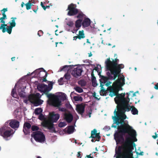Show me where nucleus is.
<instances>
[{
    "instance_id": "obj_45",
    "label": "nucleus",
    "mask_w": 158,
    "mask_h": 158,
    "mask_svg": "<svg viewBox=\"0 0 158 158\" xmlns=\"http://www.w3.org/2000/svg\"><path fill=\"white\" fill-rule=\"evenodd\" d=\"M38 118L41 120H44L45 117L43 115V114L41 113L39 114Z\"/></svg>"
},
{
    "instance_id": "obj_17",
    "label": "nucleus",
    "mask_w": 158,
    "mask_h": 158,
    "mask_svg": "<svg viewBox=\"0 0 158 158\" xmlns=\"http://www.w3.org/2000/svg\"><path fill=\"white\" fill-rule=\"evenodd\" d=\"M127 107L129 108V110H127V109H125V110L126 111H129L131 109V111L132 114L133 115L138 114V110L134 106H130L129 105V104L127 105Z\"/></svg>"
},
{
    "instance_id": "obj_61",
    "label": "nucleus",
    "mask_w": 158,
    "mask_h": 158,
    "mask_svg": "<svg viewBox=\"0 0 158 158\" xmlns=\"http://www.w3.org/2000/svg\"><path fill=\"white\" fill-rule=\"evenodd\" d=\"M155 135H152V138H153L154 139H156L157 137V134H156V132L155 133Z\"/></svg>"
},
{
    "instance_id": "obj_1",
    "label": "nucleus",
    "mask_w": 158,
    "mask_h": 158,
    "mask_svg": "<svg viewBox=\"0 0 158 158\" xmlns=\"http://www.w3.org/2000/svg\"><path fill=\"white\" fill-rule=\"evenodd\" d=\"M135 131H127L124 133L117 132L114 135L115 140L117 144L121 145L115 149L116 158H133L132 144L137 139Z\"/></svg>"
},
{
    "instance_id": "obj_37",
    "label": "nucleus",
    "mask_w": 158,
    "mask_h": 158,
    "mask_svg": "<svg viewBox=\"0 0 158 158\" xmlns=\"http://www.w3.org/2000/svg\"><path fill=\"white\" fill-rule=\"evenodd\" d=\"M79 84L81 86H84L86 85V83L84 80H80L79 82Z\"/></svg>"
},
{
    "instance_id": "obj_7",
    "label": "nucleus",
    "mask_w": 158,
    "mask_h": 158,
    "mask_svg": "<svg viewBox=\"0 0 158 158\" xmlns=\"http://www.w3.org/2000/svg\"><path fill=\"white\" fill-rule=\"evenodd\" d=\"M106 75L107 77H105L101 75L100 74V73H99V75L100 78L99 80L100 86L104 85V84L109 80H114L117 78H114V75L112 74L111 71L107 72Z\"/></svg>"
},
{
    "instance_id": "obj_22",
    "label": "nucleus",
    "mask_w": 158,
    "mask_h": 158,
    "mask_svg": "<svg viewBox=\"0 0 158 158\" xmlns=\"http://www.w3.org/2000/svg\"><path fill=\"white\" fill-rule=\"evenodd\" d=\"M7 26V24H5V23L3 24H1L0 27V30L2 29V32L3 33H4L6 31L9 34H10L11 33L9 32L7 30L8 29V28H7V27H6Z\"/></svg>"
},
{
    "instance_id": "obj_54",
    "label": "nucleus",
    "mask_w": 158,
    "mask_h": 158,
    "mask_svg": "<svg viewBox=\"0 0 158 158\" xmlns=\"http://www.w3.org/2000/svg\"><path fill=\"white\" fill-rule=\"evenodd\" d=\"M19 95L21 97L24 98L25 97V95L24 94H23L22 92H20L19 93Z\"/></svg>"
},
{
    "instance_id": "obj_16",
    "label": "nucleus",
    "mask_w": 158,
    "mask_h": 158,
    "mask_svg": "<svg viewBox=\"0 0 158 158\" xmlns=\"http://www.w3.org/2000/svg\"><path fill=\"white\" fill-rule=\"evenodd\" d=\"M9 126L12 128L15 129L19 128V122L15 119H12L10 120Z\"/></svg>"
},
{
    "instance_id": "obj_14",
    "label": "nucleus",
    "mask_w": 158,
    "mask_h": 158,
    "mask_svg": "<svg viewBox=\"0 0 158 158\" xmlns=\"http://www.w3.org/2000/svg\"><path fill=\"white\" fill-rule=\"evenodd\" d=\"M37 88L39 91L43 92L44 94H47L49 91L47 85L44 84L39 85L37 86Z\"/></svg>"
},
{
    "instance_id": "obj_44",
    "label": "nucleus",
    "mask_w": 158,
    "mask_h": 158,
    "mask_svg": "<svg viewBox=\"0 0 158 158\" xmlns=\"http://www.w3.org/2000/svg\"><path fill=\"white\" fill-rule=\"evenodd\" d=\"M99 133H98L97 134L94 136V138H96V139H98L96 140V141H100V140L101 139V136L100 135H99Z\"/></svg>"
},
{
    "instance_id": "obj_39",
    "label": "nucleus",
    "mask_w": 158,
    "mask_h": 158,
    "mask_svg": "<svg viewBox=\"0 0 158 158\" xmlns=\"http://www.w3.org/2000/svg\"><path fill=\"white\" fill-rule=\"evenodd\" d=\"M31 129L33 131H38V130H39V128L38 126L33 125L31 127Z\"/></svg>"
},
{
    "instance_id": "obj_47",
    "label": "nucleus",
    "mask_w": 158,
    "mask_h": 158,
    "mask_svg": "<svg viewBox=\"0 0 158 158\" xmlns=\"http://www.w3.org/2000/svg\"><path fill=\"white\" fill-rule=\"evenodd\" d=\"M91 76H92L91 81H96V78L94 76V74L93 72L91 73Z\"/></svg>"
},
{
    "instance_id": "obj_28",
    "label": "nucleus",
    "mask_w": 158,
    "mask_h": 158,
    "mask_svg": "<svg viewBox=\"0 0 158 158\" xmlns=\"http://www.w3.org/2000/svg\"><path fill=\"white\" fill-rule=\"evenodd\" d=\"M42 101L40 99L35 100V101H34V102H33V104L35 106H38L42 104Z\"/></svg>"
},
{
    "instance_id": "obj_30",
    "label": "nucleus",
    "mask_w": 158,
    "mask_h": 158,
    "mask_svg": "<svg viewBox=\"0 0 158 158\" xmlns=\"http://www.w3.org/2000/svg\"><path fill=\"white\" fill-rule=\"evenodd\" d=\"M63 77L64 79H66L68 81L70 79L71 76L70 73H67L64 74Z\"/></svg>"
},
{
    "instance_id": "obj_38",
    "label": "nucleus",
    "mask_w": 158,
    "mask_h": 158,
    "mask_svg": "<svg viewBox=\"0 0 158 158\" xmlns=\"http://www.w3.org/2000/svg\"><path fill=\"white\" fill-rule=\"evenodd\" d=\"M28 100L32 103H33L34 101H35V99L34 97L33 96H29L28 97Z\"/></svg>"
},
{
    "instance_id": "obj_24",
    "label": "nucleus",
    "mask_w": 158,
    "mask_h": 158,
    "mask_svg": "<svg viewBox=\"0 0 158 158\" xmlns=\"http://www.w3.org/2000/svg\"><path fill=\"white\" fill-rule=\"evenodd\" d=\"M103 86H100L101 87V90H100V94L101 95L106 96L107 93V90H105Z\"/></svg>"
},
{
    "instance_id": "obj_27",
    "label": "nucleus",
    "mask_w": 158,
    "mask_h": 158,
    "mask_svg": "<svg viewBox=\"0 0 158 158\" xmlns=\"http://www.w3.org/2000/svg\"><path fill=\"white\" fill-rule=\"evenodd\" d=\"M77 14L78 15L77 16V18L82 20L83 17L85 16V15L81 11L79 10H78V13Z\"/></svg>"
},
{
    "instance_id": "obj_29",
    "label": "nucleus",
    "mask_w": 158,
    "mask_h": 158,
    "mask_svg": "<svg viewBox=\"0 0 158 158\" xmlns=\"http://www.w3.org/2000/svg\"><path fill=\"white\" fill-rule=\"evenodd\" d=\"M42 109L41 108H37L35 109V113L37 115L40 114L42 113Z\"/></svg>"
},
{
    "instance_id": "obj_52",
    "label": "nucleus",
    "mask_w": 158,
    "mask_h": 158,
    "mask_svg": "<svg viewBox=\"0 0 158 158\" xmlns=\"http://www.w3.org/2000/svg\"><path fill=\"white\" fill-rule=\"evenodd\" d=\"M111 83V82L110 81H107L106 83L104 84V85H106L107 87H108L107 88H108L109 87H110L111 86L110 85V84Z\"/></svg>"
},
{
    "instance_id": "obj_48",
    "label": "nucleus",
    "mask_w": 158,
    "mask_h": 158,
    "mask_svg": "<svg viewBox=\"0 0 158 158\" xmlns=\"http://www.w3.org/2000/svg\"><path fill=\"white\" fill-rule=\"evenodd\" d=\"M73 22L72 21L68 22L67 24V25L70 27H72L73 25Z\"/></svg>"
},
{
    "instance_id": "obj_56",
    "label": "nucleus",
    "mask_w": 158,
    "mask_h": 158,
    "mask_svg": "<svg viewBox=\"0 0 158 158\" xmlns=\"http://www.w3.org/2000/svg\"><path fill=\"white\" fill-rule=\"evenodd\" d=\"M1 11L2 12V13H5V12L7 11V8H4Z\"/></svg>"
},
{
    "instance_id": "obj_26",
    "label": "nucleus",
    "mask_w": 158,
    "mask_h": 158,
    "mask_svg": "<svg viewBox=\"0 0 158 158\" xmlns=\"http://www.w3.org/2000/svg\"><path fill=\"white\" fill-rule=\"evenodd\" d=\"M73 100L75 101H82L83 100L82 98L79 95L75 96L73 98Z\"/></svg>"
},
{
    "instance_id": "obj_20",
    "label": "nucleus",
    "mask_w": 158,
    "mask_h": 158,
    "mask_svg": "<svg viewBox=\"0 0 158 158\" xmlns=\"http://www.w3.org/2000/svg\"><path fill=\"white\" fill-rule=\"evenodd\" d=\"M90 20L89 18H85L83 21L82 24L84 27H87L90 25Z\"/></svg>"
},
{
    "instance_id": "obj_34",
    "label": "nucleus",
    "mask_w": 158,
    "mask_h": 158,
    "mask_svg": "<svg viewBox=\"0 0 158 158\" xmlns=\"http://www.w3.org/2000/svg\"><path fill=\"white\" fill-rule=\"evenodd\" d=\"M97 131L96 129H94L93 131H91V135L90 137L93 138H94V135H95L97 134Z\"/></svg>"
},
{
    "instance_id": "obj_12",
    "label": "nucleus",
    "mask_w": 158,
    "mask_h": 158,
    "mask_svg": "<svg viewBox=\"0 0 158 158\" xmlns=\"http://www.w3.org/2000/svg\"><path fill=\"white\" fill-rule=\"evenodd\" d=\"M85 104L83 103L78 104L76 106V110L78 114L82 115L85 111Z\"/></svg>"
},
{
    "instance_id": "obj_60",
    "label": "nucleus",
    "mask_w": 158,
    "mask_h": 158,
    "mask_svg": "<svg viewBox=\"0 0 158 158\" xmlns=\"http://www.w3.org/2000/svg\"><path fill=\"white\" fill-rule=\"evenodd\" d=\"M92 110H91L89 112L87 113V114L89 115V118H90L91 116V114H92Z\"/></svg>"
},
{
    "instance_id": "obj_32",
    "label": "nucleus",
    "mask_w": 158,
    "mask_h": 158,
    "mask_svg": "<svg viewBox=\"0 0 158 158\" xmlns=\"http://www.w3.org/2000/svg\"><path fill=\"white\" fill-rule=\"evenodd\" d=\"M74 89L77 92L79 93H81L83 92V89L79 86H76L74 87Z\"/></svg>"
},
{
    "instance_id": "obj_35",
    "label": "nucleus",
    "mask_w": 158,
    "mask_h": 158,
    "mask_svg": "<svg viewBox=\"0 0 158 158\" xmlns=\"http://www.w3.org/2000/svg\"><path fill=\"white\" fill-rule=\"evenodd\" d=\"M64 77H61L59 79L58 81L59 84L60 85H63L64 84V82H65L64 80Z\"/></svg>"
},
{
    "instance_id": "obj_15",
    "label": "nucleus",
    "mask_w": 158,
    "mask_h": 158,
    "mask_svg": "<svg viewBox=\"0 0 158 158\" xmlns=\"http://www.w3.org/2000/svg\"><path fill=\"white\" fill-rule=\"evenodd\" d=\"M31 124L28 122L25 123L23 126V132L25 135H28L30 133V129L31 128Z\"/></svg>"
},
{
    "instance_id": "obj_36",
    "label": "nucleus",
    "mask_w": 158,
    "mask_h": 158,
    "mask_svg": "<svg viewBox=\"0 0 158 158\" xmlns=\"http://www.w3.org/2000/svg\"><path fill=\"white\" fill-rule=\"evenodd\" d=\"M26 9L27 10L30 9L31 7V3L30 2V1L25 4Z\"/></svg>"
},
{
    "instance_id": "obj_59",
    "label": "nucleus",
    "mask_w": 158,
    "mask_h": 158,
    "mask_svg": "<svg viewBox=\"0 0 158 158\" xmlns=\"http://www.w3.org/2000/svg\"><path fill=\"white\" fill-rule=\"evenodd\" d=\"M81 152H78L77 153V157L78 158H81Z\"/></svg>"
},
{
    "instance_id": "obj_4",
    "label": "nucleus",
    "mask_w": 158,
    "mask_h": 158,
    "mask_svg": "<svg viewBox=\"0 0 158 158\" xmlns=\"http://www.w3.org/2000/svg\"><path fill=\"white\" fill-rule=\"evenodd\" d=\"M60 115L58 114H55L54 112L50 114L49 120H45L42 123L43 127L47 128L51 133H56V131L54 126L53 123L57 122L60 118Z\"/></svg>"
},
{
    "instance_id": "obj_11",
    "label": "nucleus",
    "mask_w": 158,
    "mask_h": 158,
    "mask_svg": "<svg viewBox=\"0 0 158 158\" xmlns=\"http://www.w3.org/2000/svg\"><path fill=\"white\" fill-rule=\"evenodd\" d=\"M82 72V68L80 67L74 68L73 69L71 70V74L73 76L76 77L78 76H80Z\"/></svg>"
},
{
    "instance_id": "obj_64",
    "label": "nucleus",
    "mask_w": 158,
    "mask_h": 158,
    "mask_svg": "<svg viewBox=\"0 0 158 158\" xmlns=\"http://www.w3.org/2000/svg\"><path fill=\"white\" fill-rule=\"evenodd\" d=\"M2 15H3V18L5 19H6V16L5 13H2Z\"/></svg>"
},
{
    "instance_id": "obj_58",
    "label": "nucleus",
    "mask_w": 158,
    "mask_h": 158,
    "mask_svg": "<svg viewBox=\"0 0 158 158\" xmlns=\"http://www.w3.org/2000/svg\"><path fill=\"white\" fill-rule=\"evenodd\" d=\"M35 6L36 7L35 9H33V11L35 13H36V11H37V10L38 9V6Z\"/></svg>"
},
{
    "instance_id": "obj_57",
    "label": "nucleus",
    "mask_w": 158,
    "mask_h": 158,
    "mask_svg": "<svg viewBox=\"0 0 158 158\" xmlns=\"http://www.w3.org/2000/svg\"><path fill=\"white\" fill-rule=\"evenodd\" d=\"M76 37H75V38H76L78 39L79 40H81L82 38H84L83 37H82V36H81L79 35H78L77 36H76Z\"/></svg>"
},
{
    "instance_id": "obj_63",
    "label": "nucleus",
    "mask_w": 158,
    "mask_h": 158,
    "mask_svg": "<svg viewBox=\"0 0 158 158\" xmlns=\"http://www.w3.org/2000/svg\"><path fill=\"white\" fill-rule=\"evenodd\" d=\"M154 88L156 89H158V83H157L156 84V85L154 86Z\"/></svg>"
},
{
    "instance_id": "obj_31",
    "label": "nucleus",
    "mask_w": 158,
    "mask_h": 158,
    "mask_svg": "<svg viewBox=\"0 0 158 158\" xmlns=\"http://www.w3.org/2000/svg\"><path fill=\"white\" fill-rule=\"evenodd\" d=\"M73 66V65H65L64 66H63L62 67V68H60V71H64L65 70V69H67L69 67V68H71V67Z\"/></svg>"
},
{
    "instance_id": "obj_21",
    "label": "nucleus",
    "mask_w": 158,
    "mask_h": 158,
    "mask_svg": "<svg viewBox=\"0 0 158 158\" xmlns=\"http://www.w3.org/2000/svg\"><path fill=\"white\" fill-rule=\"evenodd\" d=\"M119 76H118V79L116 81V84H123L124 83L125 84V78L124 77L123 75H122V76L119 77Z\"/></svg>"
},
{
    "instance_id": "obj_41",
    "label": "nucleus",
    "mask_w": 158,
    "mask_h": 158,
    "mask_svg": "<svg viewBox=\"0 0 158 158\" xmlns=\"http://www.w3.org/2000/svg\"><path fill=\"white\" fill-rule=\"evenodd\" d=\"M66 125L65 122H60L58 124V127H62Z\"/></svg>"
},
{
    "instance_id": "obj_2",
    "label": "nucleus",
    "mask_w": 158,
    "mask_h": 158,
    "mask_svg": "<svg viewBox=\"0 0 158 158\" xmlns=\"http://www.w3.org/2000/svg\"><path fill=\"white\" fill-rule=\"evenodd\" d=\"M125 93H118L116 94L115 96L116 97L114 98V101L117 104L116 108L114 112V116L112 117V118L115 121V123L117 125L121 123V125L118 127V131L124 133L127 131H135L133 129L131 126L127 123H126L124 120L127 118L125 113L126 110L125 109H127V110H129V108L127 107L130 101V98L127 96V98H125Z\"/></svg>"
},
{
    "instance_id": "obj_13",
    "label": "nucleus",
    "mask_w": 158,
    "mask_h": 158,
    "mask_svg": "<svg viewBox=\"0 0 158 158\" xmlns=\"http://www.w3.org/2000/svg\"><path fill=\"white\" fill-rule=\"evenodd\" d=\"M50 102L51 104L55 107H59L61 105V102L57 96H54Z\"/></svg>"
},
{
    "instance_id": "obj_19",
    "label": "nucleus",
    "mask_w": 158,
    "mask_h": 158,
    "mask_svg": "<svg viewBox=\"0 0 158 158\" xmlns=\"http://www.w3.org/2000/svg\"><path fill=\"white\" fill-rule=\"evenodd\" d=\"M11 19H13L11 21V23L9 22L10 26L9 27L8 29L7 30L8 32L10 33L11 32L12 28L15 27L16 25V23L15 22V19H16V18L12 17Z\"/></svg>"
},
{
    "instance_id": "obj_42",
    "label": "nucleus",
    "mask_w": 158,
    "mask_h": 158,
    "mask_svg": "<svg viewBox=\"0 0 158 158\" xmlns=\"http://www.w3.org/2000/svg\"><path fill=\"white\" fill-rule=\"evenodd\" d=\"M131 93L132 94V97H134L136 96V92L133 93V92L132 91H130L128 93H126V94L128 95L127 96H128L129 97V96L130 95H131Z\"/></svg>"
},
{
    "instance_id": "obj_8",
    "label": "nucleus",
    "mask_w": 158,
    "mask_h": 158,
    "mask_svg": "<svg viewBox=\"0 0 158 158\" xmlns=\"http://www.w3.org/2000/svg\"><path fill=\"white\" fill-rule=\"evenodd\" d=\"M31 136L37 142L43 143L45 140V135L43 132L40 131L33 132L31 135Z\"/></svg>"
},
{
    "instance_id": "obj_55",
    "label": "nucleus",
    "mask_w": 158,
    "mask_h": 158,
    "mask_svg": "<svg viewBox=\"0 0 158 158\" xmlns=\"http://www.w3.org/2000/svg\"><path fill=\"white\" fill-rule=\"evenodd\" d=\"M4 19H4L3 18V17L0 18V20L1 21L0 22L2 23H5V21L3 20Z\"/></svg>"
},
{
    "instance_id": "obj_10",
    "label": "nucleus",
    "mask_w": 158,
    "mask_h": 158,
    "mask_svg": "<svg viewBox=\"0 0 158 158\" xmlns=\"http://www.w3.org/2000/svg\"><path fill=\"white\" fill-rule=\"evenodd\" d=\"M33 73L37 74L41 78H43V82H46L47 81L46 78L47 76L48 73L43 68L36 69Z\"/></svg>"
},
{
    "instance_id": "obj_53",
    "label": "nucleus",
    "mask_w": 158,
    "mask_h": 158,
    "mask_svg": "<svg viewBox=\"0 0 158 158\" xmlns=\"http://www.w3.org/2000/svg\"><path fill=\"white\" fill-rule=\"evenodd\" d=\"M40 5L41 6V7L43 8V9L44 10H46V6H44V4L42 2H41L40 3Z\"/></svg>"
},
{
    "instance_id": "obj_33",
    "label": "nucleus",
    "mask_w": 158,
    "mask_h": 158,
    "mask_svg": "<svg viewBox=\"0 0 158 158\" xmlns=\"http://www.w3.org/2000/svg\"><path fill=\"white\" fill-rule=\"evenodd\" d=\"M47 96L48 98L50 99V101L51 102V100H52L54 96H56L54 95H53L51 94H48V93H45Z\"/></svg>"
},
{
    "instance_id": "obj_51",
    "label": "nucleus",
    "mask_w": 158,
    "mask_h": 158,
    "mask_svg": "<svg viewBox=\"0 0 158 158\" xmlns=\"http://www.w3.org/2000/svg\"><path fill=\"white\" fill-rule=\"evenodd\" d=\"M43 32L42 30H39L38 32V35L40 36L43 35Z\"/></svg>"
},
{
    "instance_id": "obj_9",
    "label": "nucleus",
    "mask_w": 158,
    "mask_h": 158,
    "mask_svg": "<svg viewBox=\"0 0 158 158\" xmlns=\"http://www.w3.org/2000/svg\"><path fill=\"white\" fill-rule=\"evenodd\" d=\"M76 4L72 3L69 5L67 8V10H69L67 15L69 16H72L77 14L79 10L76 8Z\"/></svg>"
},
{
    "instance_id": "obj_6",
    "label": "nucleus",
    "mask_w": 158,
    "mask_h": 158,
    "mask_svg": "<svg viewBox=\"0 0 158 158\" xmlns=\"http://www.w3.org/2000/svg\"><path fill=\"white\" fill-rule=\"evenodd\" d=\"M124 85V83L122 84L116 83L115 85L107 88V90L110 92L109 95L111 97L115 96L116 94L118 93L119 90H122V87Z\"/></svg>"
},
{
    "instance_id": "obj_5",
    "label": "nucleus",
    "mask_w": 158,
    "mask_h": 158,
    "mask_svg": "<svg viewBox=\"0 0 158 158\" xmlns=\"http://www.w3.org/2000/svg\"><path fill=\"white\" fill-rule=\"evenodd\" d=\"M14 133L13 130L10 127L6 126H3L0 128V135L6 140H7V138L13 135Z\"/></svg>"
},
{
    "instance_id": "obj_46",
    "label": "nucleus",
    "mask_w": 158,
    "mask_h": 158,
    "mask_svg": "<svg viewBox=\"0 0 158 158\" xmlns=\"http://www.w3.org/2000/svg\"><path fill=\"white\" fill-rule=\"evenodd\" d=\"M79 35L82 36V37H83V38H84L85 37L83 30L79 31Z\"/></svg>"
},
{
    "instance_id": "obj_50",
    "label": "nucleus",
    "mask_w": 158,
    "mask_h": 158,
    "mask_svg": "<svg viewBox=\"0 0 158 158\" xmlns=\"http://www.w3.org/2000/svg\"><path fill=\"white\" fill-rule=\"evenodd\" d=\"M16 89H12L11 93L12 96L14 97V95L15 94Z\"/></svg>"
},
{
    "instance_id": "obj_18",
    "label": "nucleus",
    "mask_w": 158,
    "mask_h": 158,
    "mask_svg": "<svg viewBox=\"0 0 158 158\" xmlns=\"http://www.w3.org/2000/svg\"><path fill=\"white\" fill-rule=\"evenodd\" d=\"M64 117L65 119L69 123L71 122L73 120V115L70 113H65L64 114Z\"/></svg>"
},
{
    "instance_id": "obj_25",
    "label": "nucleus",
    "mask_w": 158,
    "mask_h": 158,
    "mask_svg": "<svg viewBox=\"0 0 158 158\" xmlns=\"http://www.w3.org/2000/svg\"><path fill=\"white\" fill-rule=\"evenodd\" d=\"M82 19H79L76 20L75 22V27L76 28H79L81 26V23L82 22Z\"/></svg>"
},
{
    "instance_id": "obj_3",
    "label": "nucleus",
    "mask_w": 158,
    "mask_h": 158,
    "mask_svg": "<svg viewBox=\"0 0 158 158\" xmlns=\"http://www.w3.org/2000/svg\"><path fill=\"white\" fill-rule=\"evenodd\" d=\"M112 61L110 60V57L107 58L105 62L106 69L111 71L112 74L114 75V78L118 76L121 72V69L124 68L123 64H118L119 61L117 58L114 60L112 59Z\"/></svg>"
},
{
    "instance_id": "obj_43",
    "label": "nucleus",
    "mask_w": 158,
    "mask_h": 158,
    "mask_svg": "<svg viewBox=\"0 0 158 158\" xmlns=\"http://www.w3.org/2000/svg\"><path fill=\"white\" fill-rule=\"evenodd\" d=\"M53 84V83L52 81H49L48 87L49 91H50L52 89Z\"/></svg>"
},
{
    "instance_id": "obj_23",
    "label": "nucleus",
    "mask_w": 158,
    "mask_h": 158,
    "mask_svg": "<svg viewBox=\"0 0 158 158\" xmlns=\"http://www.w3.org/2000/svg\"><path fill=\"white\" fill-rule=\"evenodd\" d=\"M67 132L69 134H71L73 133L74 130V127L73 126H69L68 127Z\"/></svg>"
},
{
    "instance_id": "obj_40",
    "label": "nucleus",
    "mask_w": 158,
    "mask_h": 158,
    "mask_svg": "<svg viewBox=\"0 0 158 158\" xmlns=\"http://www.w3.org/2000/svg\"><path fill=\"white\" fill-rule=\"evenodd\" d=\"M114 120V123H115V121H114V120ZM115 124H116V123H115ZM116 125H113L112 126V127H114V128H115L117 127V125H118V126H117V129H118V130H117V131H115V133H114V135H115V134L117 132V131H118V127L119 126H121V123H120V124H118V125H117L116 123ZM114 139H115V138H114Z\"/></svg>"
},
{
    "instance_id": "obj_62",
    "label": "nucleus",
    "mask_w": 158,
    "mask_h": 158,
    "mask_svg": "<svg viewBox=\"0 0 158 158\" xmlns=\"http://www.w3.org/2000/svg\"><path fill=\"white\" fill-rule=\"evenodd\" d=\"M94 69L96 70V71H97V72L98 73V74L99 75V73H100V72L99 70H98V67H95L94 68Z\"/></svg>"
},
{
    "instance_id": "obj_49",
    "label": "nucleus",
    "mask_w": 158,
    "mask_h": 158,
    "mask_svg": "<svg viewBox=\"0 0 158 158\" xmlns=\"http://www.w3.org/2000/svg\"><path fill=\"white\" fill-rule=\"evenodd\" d=\"M91 82H92V85L93 86L96 87L97 85L98 84L96 82V81H92Z\"/></svg>"
}]
</instances>
